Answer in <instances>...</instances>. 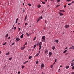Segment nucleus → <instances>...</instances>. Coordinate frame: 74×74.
Instances as JSON below:
<instances>
[{
    "label": "nucleus",
    "instance_id": "9",
    "mask_svg": "<svg viewBox=\"0 0 74 74\" xmlns=\"http://www.w3.org/2000/svg\"><path fill=\"white\" fill-rule=\"evenodd\" d=\"M49 56H51V55H52V53L51 52H49Z\"/></svg>",
    "mask_w": 74,
    "mask_h": 74
},
{
    "label": "nucleus",
    "instance_id": "36",
    "mask_svg": "<svg viewBox=\"0 0 74 74\" xmlns=\"http://www.w3.org/2000/svg\"><path fill=\"white\" fill-rule=\"evenodd\" d=\"M16 27H14L13 29L14 30H16Z\"/></svg>",
    "mask_w": 74,
    "mask_h": 74
},
{
    "label": "nucleus",
    "instance_id": "33",
    "mask_svg": "<svg viewBox=\"0 0 74 74\" xmlns=\"http://www.w3.org/2000/svg\"><path fill=\"white\" fill-rule=\"evenodd\" d=\"M50 68H51V69H52V68L53 67V65H51L50 66Z\"/></svg>",
    "mask_w": 74,
    "mask_h": 74
},
{
    "label": "nucleus",
    "instance_id": "55",
    "mask_svg": "<svg viewBox=\"0 0 74 74\" xmlns=\"http://www.w3.org/2000/svg\"><path fill=\"white\" fill-rule=\"evenodd\" d=\"M67 48H68V47H66L65 48V49H67Z\"/></svg>",
    "mask_w": 74,
    "mask_h": 74
},
{
    "label": "nucleus",
    "instance_id": "37",
    "mask_svg": "<svg viewBox=\"0 0 74 74\" xmlns=\"http://www.w3.org/2000/svg\"><path fill=\"white\" fill-rule=\"evenodd\" d=\"M72 69L73 70H74V66H73L72 67Z\"/></svg>",
    "mask_w": 74,
    "mask_h": 74
},
{
    "label": "nucleus",
    "instance_id": "11",
    "mask_svg": "<svg viewBox=\"0 0 74 74\" xmlns=\"http://www.w3.org/2000/svg\"><path fill=\"white\" fill-rule=\"evenodd\" d=\"M41 45H42V43L40 42L39 45V46H41Z\"/></svg>",
    "mask_w": 74,
    "mask_h": 74
},
{
    "label": "nucleus",
    "instance_id": "35",
    "mask_svg": "<svg viewBox=\"0 0 74 74\" xmlns=\"http://www.w3.org/2000/svg\"><path fill=\"white\" fill-rule=\"evenodd\" d=\"M72 48L73 49H74V46H73L72 47Z\"/></svg>",
    "mask_w": 74,
    "mask_h": 74
},
{
    "label": "nucleus",
    "instance_id": "22",
    "mask_svg": "<svg viewBox=\"0 0 74 74\" xmlns=\"http://www.w3.org/2000/svg\"><path fill=\"white\" fill-rule=\"evenodd\" d=\"M42 42H45V39H42Z\"/></svg>",
    "mask_w": 74,
    "mask_h": 74
},
{
    "label": "nucleus",
    "instance_id": "43",
    "mask_svg": "<svg viewBox=\"0 0 74 74\" xmlns=\"http://www.w3.org/2000/svg\"><path fill=\"white\" fill-rule=\"evenodd\" d=\"M38 7H39V8H40V7H41V5H39L38 6Z\"/></svg>",
    "mask_w": 74,
    "mask_h": 74
},
{
    "label": "nucleus",
    "instance_id": "26",
    "mask_svg": "<svg viewBox=\"0 0 74 74\" xmlns=\"http://www.w3.org/2000/svg\"><path fill=\"white\" fill-rule=\"evenodd\" d=\"M10 54V52H8L7 53H6V55H8Z\"/></svg>",
    "mask_w": 74,
    "mask_h": 74
},
{
    "label": "nucleus",
    "instance_id": "29",
    "mask_svg": "<svg viewBox=\"0 0 74 74\" xmlns=\"http://www.w3.org/2000/svg\"><path fill=\"white\" fill-rule=\"evenodd\" d=\"M45 36H43L42 37V39H45Z\"/></svg>",
    "mask_w": 74,
    "mask_h": 74
},
{
    "label": "nucleus",
    "instance_id": "4",
    "mask_svg": "<svg viewBox=\"0 0 74 74\" xmlns=\"http://www.w3.org/2000/svg\"><path fill=\"white\" fill-rule=\"evenodd\" d=\"M48 50L47 49H46V50L45 52V54H47V53H48Z\"/></svg>",
    "mask_w": 74,
    "mask_h": 74
},
{
    "label": "nucleus",
    "instance_id": "2",
    "mask_svg": "<svg viewBox=\"0 0 74 74\" xmlns=\"http://www.w3.org/2000/svg\"><path fill=\"white\" fill-rule=\"evenodd\" d=\"M65 28H68L69 27V25H65L64 26Z\"/></svg>",
    "mask_w": 74,
    "mask_h": 74
},
{
    "label": "nucleus",
    "instance_id": "32",
    "mask_svg": "<svg viewBox=\"0 0 74 74\" xmlns=\"http://www.w3.org/2000/svg\"><path fill=\"white\" fill-rule=\"evenodd\" d=\"M56 42L57 43H58V42H59V41L58 40H56Z\"/></svg>",
    "mask_w": 74,
    "mask_h": 74
},
{
    "label": "nucleus",
    "instance_id": "14",
    "mask_svg": "<svg viewBox=\"0 0 74 74\" xmlns=\"http://www.w3.org/2000/svg\"><path fill=\"white\" fill-rule=\"evenodd\" d=\"M27 42H25V43L23 45V46H25L26 45H27Z\"/></svg>",
    "mask_w": 74,
    "mask_h": 74
},
{
    "label": "nucleus",
    "instance_id": "41",
    "mask_svg": "<svg viewBox=\"0 0 74 74\" xmlns=\"http://www.w3.org/2000/svg\"><path fill=\"white\" fill-rule=\"evenodd\" d=\"M60 5H57L56 7H59V6H60Z\"/></svg>",
    "mask_w": 74,
    "mask_h": 74
},
{
    "label": "nucleus",
    "instance_id": "51",
    "mask_svg": "<svg viewBox=\"0 0 74 74\" xmlns=\"http://www.w3.org/2000/svg\"><path fill=\"white\" fill-rule=\"evenodd\" d=\"M20 72L18 71V74H20Z\"/></svg>",
    "mask_w": 74,
    "mask_h": 74
},
{
    "label": "nucleus",
    "instance_id": "34",
    "mask_svg": "<svg viewBox=\"0 0 74 74\" xmlns=\"http://www.w3.org/2000/svg\"><path fill=\"white\" fill-rule=\"evenodd\" d=\"M26 19H27V15L25 17V21H26Z\"/></svg>",
    "mask_w": 74,
    "mask_h": 74
},
{
    "label": "nucleus",
    "instance_id": "47",
    "mask_svg": "<svg viewBox=\"0 0 74 74\" xmlns=\"http://www.w3.org/2000/svg\"><path fill=\"white\" fill-rule=\"evenodd\" d=\"M22 69H23V68H24V66H22L21 67Z\"/></svg>",
    "mask_w": 74,
    "mask_h": 74
},
{
    "label": "nucleus",
    "instance_id": "57",
    "mask_svg": "<svg viewBox=\"0 0 74 74\" xmlns=\"http://www.w3.org/2000/svg\"><path fill=\"white\" fill-rule=\"evenodd\" d=\"M60 12H63V10H60Z\"/></svg>",
    "mask_w": 74,
    "mask_h": 74
},
{
    "label": "nucleus",
    "instance_id": "45",
    "mask_svg": "<svg viewBox=\"0 0 74 74\" xmlns=\"http://www.w3.org/2000/svg\"><path fill=\"white\" fill-rule=\"evenodd\" d=\"M71 1V0H67V1L68 2H69V1Z\"/></svg>",
    "mask_w": 74,
    "mask_h": 74
},
{
    "label": "nucleus",
    "instance_id": "6",
    "mask_svg": "<svg viewBox=\"0 0 74 74\" xmlns=\"http://www.w3.org/2000/svg\"><path fill=\"white\" fill-rule=\"evenodd\" d=\"M58 14H60V16H62V15H63V14L62 13L59 12Z\"/></svg>",
    "mask_w": 74,
    "mask_h": 74
},
{
    "label": "nucleus",
    "instance_id": "50",
    "mask_svg": "<svg viewBox=\"0 0 74 74\" xmlns=\"http://www.w3.org/2000/svg\"><path fill=\"white\" fill-rule=\"evenodd\" d=\"M73 3H74V1H72V3H72V4H73Z\"/></svg>",
    "mask_w": 74,
    "mask_h": 74
},
{
    "label": "nucleus",
    "instance_id": "54",
    "mask_svg": "<svg viewBox=\"0 0 74 74\" xmlns=\"http://www.w3.org/2000/svg\"><path fill=\"white\" fill-rule=\"evenodd\" d=\"M40 52H41V51H40V50L39 51V52H39V53H40Z\"/></svg>",
    "mask_w": 74,
    "mask_h": 74
},
{
    "label": "nucleus",
    "instance_id": "60",
    "mask_svg": "<svg viewBox=\"0 0 74 74\" xmlns=\"http://www.w3.org/2000/svg\"><path fill=\"white\" fill-rule=\"evenodd\" d=\"M63 12H65V11L64 10H62Z\"/></svg>",
    "mask_w": 74,
    "mask_h": 74
},
{
    "label": "nucleus",
    "instance_id": "53",
    "mask_svg": "<svg viewBox=\"0 0 74 74\" xmlns=\"http://www.w3.org/2000/svg\"><path fill=\"white\" fill-rule=\"evenodd\" d=\"M71 3H69L68 5H71Z\"/></svg>",
    "mask_w": 74,
    "mask_h": 74
},
{
    "label": "nucleus",
    "instance_id": "59",
    "mask_svg": "<svg viewBox=\"0 0 74 74\" xmlns=\"http://www.w3.org/2000/svg\"><path fill=\"white\" fill-rule=\"evenodd\" d=\"M69 49H72V47H70L69 48Z\"/></svg>",
    "mask_w": 74,
    "mask_h": 74
},
{
    "label": "nucleus",
    "instance_id": "8",
    "mask_svg": "<svg viewBox=\"0 0 74 74\" xmlns=\"http://www.w3.org/2000/svg\"><path fill=\"white\" fill-rule=\"evenodd\" d=\"M20 40V38H17L16 40V41H19Z\"/></svg>",
    "mask_w": 74,
    "mask_h": 74
},
{
    "label": "nucleus",
    "instance_id": "42",
    "mask_svg": "<svg viewBox=\"0 0 74 74\" xmlns=\"http://www.w3.org/2000/svg\"><path fill=\"white\" fill-rule=\"evenodd\" d=\"M69 66H67L66 67V69H69Z\"/></svg>",
    "mask_w": 74,
    "mask_h": 74
},
{
    "label": "nucleus",
    "instance_id": "10",
    "mask_svg": "<svg viewBox=\"0 0 74 74\" xmlns=\"http://www.w3.org/2000/svg\"><path fill=\"white\" fill-rule=\"evenodd\" d=\"M74 64L73 63H71V66H74Z\"/></svg>",
    "mask_w": 74,
    "mask_h": 74
},
{
    "label": "nucleus",
    "instance_id": "31",
    "mask_svg": "<svg viewBox=\"0 0 74 74\" xmlns=\"http://www.w3.org/2000/svg\"><path fill=\"white\" fill-rule=\"evenodd\" d=\"M39 19H40V20L41 19H42V16H41V17H40Z\"/></svg>",
    "mask_w": 74,
    "mask_h": 74
},
{
    "label": "nucleus",
    "instance_id": "28",
    "mask_svg": "<svg viewBox=\"0 0 74 74\" xmlns=\"http://www.w3.org/2000/svg\"><path fill=\"white\" fill-rule=\"evenodd\" d=\"M8 36V34H7L6 35V36H5V38H7Z\"/></svg>",
    "mask_w": 74,
    "mask_h": 74
},
{
    "label": "nucleus",
    "instance_id": "58",
    "mask_svg": "<svg viewBox=\"0 0 74 74\" xmlns=\"http://www.w3.org/2000/svg\"><path fill=\"white\" fill-rule=\"evenodd\" d=\"M66 7V5H64V7Z\"/></svg>",
    "mask_w": 74,
    "mask_h": 74
},
{
    "label": "nucleus",
    "instance_id": "40",
    "mask_svg": "<svg viewBox=\"0 0 74 74\" xmlns=\"http://www.w3.org/2000/svg\"><path fill=\"white\" fill-rule=\"evenodd\" d=\"M57 3H59V1H60V0H57Z\"/></svg>",
    "mask_w": 74,
    "mask_h": 74
},
{
    "label": "nucleus",
    "instance_id": "18",
    "mask_svg": "<svg viewBox=\"0 0 74 74\" xmlns=\"http://www.w3.org/2000/svg\"><path fill=\"white\" fill-rule=\"evenodd\" d=\"M6 44H7V42L4 43L3 44V45H6Z\"/></svg>",
    "mask_w": 74,
    "mask_h": 74
},
{
    "label": "nucleus",
    "instance_id": "16",
    "mask_svg": "<svg viewBox=\"0 0 74 74\" xmlns=\"http://www.w3.org/2000/svg\"><path fill=\"white\" fill-rule=\"evenodd\" d=\"M26 35H27V36H28V37L30 36V35L28 33H26Z\"/></svg>",
    "mask_w": 74,
    "mask_h": 74
},
{
    "label": "nucleus",
    "instance_id": "39",
    "mask_svg": "<svg viewBox=\"0 0 74 74\" xmlns=\"http://www.w3.org/2000/svg\"><path fill=\"white\" fill-rule=\"evenodd\" d=\"M42 3L43 4H45V2L42 1Z\"/></svg>",
    "mask_w": 74,
    "mask_h": 74
},
{
    "label": "nucleus",
    "instance_id": "44",
    "mask_svg": "<svg viewBox=\"0 0 74 74\" xmlns=\"http://www.w3.org/2000/svg\"><path fill=\"white\" fill-rule=\"evenodd\" d=\"M19 31H20L21 30V28H18Z\"/></svg>",
    "mask_w": 74,
    "mask_h": 74
},
{
    "label": "nucleus",
    "instance_id": "24",
    "mask_svg": "<svg viewBox=\"0 0 74 74\" xmlns=\"http://www.w3.org/2000/svg\"><path fill=\"white\" fill-rule=\"evenodd\" d=\"M28 25V23H26L25 24V26H27Z\"/></svg>",
    "mask_w": 74,
    "mask_h": 74
},
{
    "label": "nucleus",
    "instance_id": "1",
    "mask_svg": "<svg viewBox=\"0 0 74 74\" xmlns=\"http://www.w3.org/2000/svg\"><path fill=\"white\" fill-rule=\"evenodd\" d=\"M44 67V64L42 63L41 65V69H42V67Z\"/></svg>",
    "mask_w": 74,
    "mask_h": 74
},
{
    "label": "nucleus",
    "instance_id": "61",
    "mask_svg": "<svg viewBox=\"0 0 74 74\" xmlns=\"http://www.w3.org/2000/svg\"><path fill=\"white\" fill-rule=\"evenodd\" d=\"M23 5H24V3H23Z\"/></svg>",
    "mask_w": 74,
    "mask_h": 74
},
{
    "label": "nucleus",
    "instance_id": "25",
    "mask_svg": "<svg viewBox=\"0 0 74 74\" xmlns=\"http://www.w3.org/2000/svg\"><path fill=\"white\" fill-rule=\"evenodd\" d=\"M39 50H40V49H41V46H39Z\"/></svg>",
    "mask_w": 74,
    "mask_h": 74
},
{
    "label": "nucleus",
    "instance_id": "48",
    "mask_svg": "<svg viewBox=\"0 0 74 74\" xmlns=\"http://www.w3.org/2000/svg\"><path fill=\"white\" fill-rule=\"evenodd\" d=\"M57 61V59H56L55 60V63H56V61Z\"/></svg>",
    "mask_w": 74,
    "mask_h": 74
},
{
    "label": "nucleus",
    "instance_id": "27",
    "mask_svg": "<svg viewBox=\"0 0 74 74\" xmlns=\"http://www.w3.org/2000/svg\"><path fill=\"white\" fill-rule=\"evenodd\" d=\"M39 61L38 60L36 62V64H37L38 63Z\"/></svg>",
    "mask_w": 74,
    "mask_h": 74
},
{
    "label": "nucleus",
    "instance_id": "52",
    "mask_svg": "<svg viewBox=\"0 0 74 74\" xmlns=\"http://www.w3.org/2000/svg\"><path fill=\"white\" fill-rule=\"evenodd\" d=\"M68 53H66L65 54V55H68Z\"/></svg>",
    "mask_w": 74,
    "mask_h": 74
},
{
    "label": "nucleus",
    "instance_id": "64",
    "mask_svg": "<svg viewBox=\"0 0 74 74\" xmlns=\"http://www.w3.org/2000/svg\"><path fill=\"white\" fill-rule=\"evenodd\" d=\"M10 37H8V39H10Z\"/></svg>",
    "mask_w": 74,
    "mask_h": 74
},
{
    "label": "nucleus",
    "instance_id": "5",
    "mask_svg": "<svg viewBox=\"0 0 74 74\" xmlns=\"http://www.w3.org/2000/svg\"><path fill=\"white\" fill-rule=\"evenodd\" d=\"M24 35V34H22V35L20 36V38L21 39L22 38H23V35Z\"/></svg>",
    "mask_w": 74,
    "mask_h": 74
},
{
    "label": "nucleus",
    "instance_id": "3",
    "mask_svg": "<svg viewBox=\"0 0 74 74\" xmlns=\"http://www.w3.org/2000/svg\"><path fill=\"white\" fill-rule=\"evenodd\" d=\"M25 48V46H23L21 48V50H24Z\"/></svg>",
    "mask_w": 74,
    "mask_h": 74
},
{
    "label": "nucleus",
    "instance_id": "15",
    "mask_svg": "<svg viewBox=\"0 0 74 74\" xmlns=\"http://www.w3.org/2000/svg\"><path fill=\"white\" fill-rule=\"evenodd\" d=\"M18 18H17L16 20V23H18Z\"/></svg>",
    "mask_w": 74,
    "mask_h": 74
},
{
    "label": "nucleus",
    "instance_id": "63",
    "mask_svg": "<svg viewBox=\"0 0 74 74\" xmlns=\"http://www.w3.org/2000/svg\"><path fill=\"white\" fill-rule=\"evenodd\" d=\"M62 67V65H61L60 66V67Z\"/></svg>",
    "mask_w": 74,
    "mask_h": 74
},
{
    "label": "nucleus",
    "instance_id": "12",
    "mask_svg": "<svg viewBox=\"0 0 74 74\" xmlns=\"http://www.w3.org/2000/svg\"><path fill=\"white\" fill-rule=\"evenodd\" d=\"M40 20L39 18L37 19V22H38Z\"/></svg>",
    "mask_w": 74,
    "mask_h": 74
},
{
    "label": "nucleus",
    "instance_id": "49",
    "mask_svg": "<svg viewBox=\"0 0 74 74\" xmlns=\"http://www.w3.org/2000/svg\"><path fill=\"white\" fill-rule=\"evenodd\" d=\"M71 74H74V72H72Z\"/></svg>",
    "mask_w": 74,
    "mask_h": 74
},
{
    "label": "nucleus",
    "instance_id": "38",
    "mask_svg": "<svg viewBox=\"0 0 74 74\" xmlns=\"http://www.w3.org/2000/svg\"><path fill=\"white\" fill-rule=\"evenodd\" d=\"M28 5H29V6H32V5H31V4L29 3L28 4Z\"/></svg>",
    "mask_w": 74,
    "mask_h": 74
},
{
    "label": "nucleus",
    "instance_id": "56",
    "mask_svg": "<svg viewBox=\"0 0 74 74\" xmlns=\"http://www.w3.org/2000/svg\"><path fill=\"white\" fill-rule=\"evenodd\" d=\"M1 51H0V54H1Z\"/></svg>",
    "mask_w": 74,
    "mask_h": 74
},
{
    "label": "nucleus",
    "instance_id": "20",
    "mask_svg": "<svg viewBox=\"0 0 74 74\" xmlns=\"http://www.w3.org/2000/svg\"><path fill=\"white\" fill-rule=\"evenodd\" d=\"M40 55V53H38L35 56H38V55Z\"/></svg>",
    "mask_w": 74,
    "mask_h": 74
},
{
    "label": "nucleus",
    "instance_id": "19",
    "mask_svg": "<svg viewBox=\"0 0 74 74\" xmlns=\"http://www.w3.org/2000/svg\"><path fill=\"white\" fill-rule=\"evenodd\" d=\"M27 62H28V61H26V62H24L23 63V64H26V63H27Z\"/></svg>",
    "mask_w": 74,
    "mask_h": 74
},
{
    "label": "nucleus",
    "instance_id": "21",
    "mask_svg": "<svg viewBox=\"0 0 74 74\" xmlns=\"http://www.w3.org/2000/svg\"><path fill=\"white\" fill-rule=\"evenodd\" d=\"M36 47V44H35L34 46V47H33L34 49L35 48V47Z\"/></svg>",
    "mask_w": 74,
    "mask_h": 74
},
{
    "label": "nucleus",
    "instance_id": "46",
    "mask_svg": "<svg viewBox=\"0 0 74 74\" xmlns=\"http://www.w3.org/2000/svg\"><path fill=\"white\" fill-rule=\"evenodd\" d=\"M15 44V42H14L13 43L12 45H14V44Z\"/></svg>",
    "mask_w": 74,
    "mask_h": 74
},
{
    "label": "nucleus",
    "instance_id": "17",
    "mask_svg": "<svg viewBox=\"0 0 74 74\" xmlns=\"http://www.w3.org/2000/svg\"><path fill=\"white\" fill-rule=\"evenodd\" d=\"M67 50H65L64 51L63 53H66V52H67Z\"/></svg>",
    "mask_w": 74,
    "mask_h": 74
},
{
    "label": "nucleus",
    "instance_id": "7",
    "mask_svg": "<svg viewBox=\"0 0 74 74\" xmlns=\"http://www.w3.org/2000/svg\"><path fill=\"white\" fill-rule=\"evenodd\" d=\"M55 48H56V47H55V46H53L52 47V49H53V50H55Z\"/></svg>",
    "mask_w": 74,
    "mask_h": 74
},
{
    "label": "nucleus",
    "instance_id": "23",
    "mask_svg": "<svg viewBox=\"0 0 74 74\" xmlns=\"http://www.w3.org/2000/svg\"><path fill=\"white\" fill-rule=\"evenodd\" d=\"M12 57H10L9 58V60H11L12 59Z\"/></svg>",
    "mask_w": 74,
    "mask_h": 74
},
{
    "label": "nucleus",
    "instance_id": "62",
    "mask_svg": "<svg viewBox=\"0 0 74 74\" xmlns=\"http://www.w3.org/2000/svg\"><path fill=\"white\" fill-rule=\"evenodd\" d=\"M20 24V23H18V25H19V24Z\"/></svg>",
    "mask_w": 74,
    "mask_h": 74
},
{
    "label": "nucleus",
    "instance_id": "30",
    "mask_svg": "<svg viewBox=\"0 0 74 74\" xmlns=\"http://www.w3.org/2000/svg\"><path fill=\"white\" fill-rule=\"evenodd\" d=\"M36 37H35L34 39H33V40L34 41H35L36 40Z\"/></svg>",
    "mask_w": 74,
    "mask_h": 74
},
{
    "label": "nucleus",
    "instance_id": "13",
    "mask_svg": "<svg viewBox=\"0 0 74 74\" xmlns=\"http://www.w3.org/2000/svg\"><path fill=\"white\" fill-rule=\"evenodd\" d=\"M32 56H30L29 58V59H32Z\"/></svg>",
    "mask_w": 74,
    "mask_h": 74
}]
</instances>
